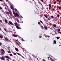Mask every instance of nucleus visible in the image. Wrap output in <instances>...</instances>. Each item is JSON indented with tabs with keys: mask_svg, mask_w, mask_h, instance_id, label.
Wrapping results in <instances>:
<instances>
[{
	"mask_svg": "<svg viewBox=\"0 0 61 61\" xmlns=\"http://www.w3.org/2000/svg\"><path fill=\"white\" fill-rule=\"evenodd\" d=\"M57 2H59L57 3V4L58 5L61 4V3H60L61 2V0H57Z\"/></svg>",
	"mask_w": 61,
	"mask_h": 61,
	"instance_id": "f257e3e1",
	"label": "nucleus"
},
{
	"mask_svg": "<svg viewBox=\"0 0 61 61\" xmlns=\"http://www.w3.org/2000/svg\"><path fill=\"white\" fill-rule=\"evenodd\" d=\"M16 26L17 28V29H21V28L20 27V26L17 25Z\"/></svg>",
	"mask_w": 61,
	"mask_h": 61,
	"instance_id": "f03ea898",
	"label": "nucleus"
},
{
	"mask_svg": "<svg viewBox=\"0 0 61 61\" xmlns=\"http://www.w3.org/2000/svg\"><path fill=\"white\" fill-rule=\"evenodd\" d=\"M4 57H5L2 56L0 58V59L2 60H5V58H4Z\"/></svg>",
	"mask_w": 61,
	"mask_h": 61,
	"instance_id": "7ed1b4c3",
	"label": "nucleus"
},
{
	"mask_svg": "<svg viewBox=\"0 0 61 61\" xmlns=\"http://www.w3.org/2000/svg\"><path fill=\"white\" fill-rule=\"evenodd\" d=\"M9 23L10 25H14V24H13L11 21H9Z\"/></svg>",
	"mask_w": 61,
	"mask_h": 61,
	"instance_id": "20e7f679",
	"label": "nucleus"
},
{
	"mask_svg": "<svg viewBox=\"0 0 61 61\" xmlns=\"http://www.w3.org/2000/svg\"><path fill=\"white\" fill-rule=\"evenodd\" d=\"M14 16H15V17H16V16H19V15L17 13H15V14L14 15Z\"/></svg>",
	"mask_w": 61,
	"mask_h": 61,
	"instance_id": "39448f33",
	"label": "nucleus"
},
{
	"mask_svg": "<svg viewBox=\"0 0 61 61\" xmlns=\"http://www.w3.org/2000/svg\"><path fill=\"white\" fill-rule=\"evenodd\" d=\"M4 53H5V52H2L1 53V55H4Z\"/></svg>",
	"mask_w": 61,
	"mask_h": 61,
	"instance_id": "423d86ee",
	"label": "nucleus"
},
{
	"mask_svg": "<svg viewBox=\"0 0 61 61\" xmlns=\"http://www.w3.org/2000/svg\"><path fill=\"white\" fill-rule=\"evenodd\" d=\"M5 57L7 58H9V56H5Z\"/></svg>",
	"mask_w": 61,
	"mask_h": 61,
	"instance_id": "0eeeda50",
	"label": "nucleus"
},
{
	"mask_svg": "<svg viewBox=\"0 0 61 61\" xmlns=\"http://www.w3.org/2000/svg\"><path fill=\"white\" fill-rule=\"evenodd\" d=\"M0 37L1 39H2L3 37V35H0Z\"/></svg>",
	"mask_w": 61,
	"mask_h": 61,
	"instance_id": "6e6552de",
	"label": "nucleus"
},
{
	"mask_svg": "<svg viewBox=\"0 0 61 61\" xmlns=\"http://www.w3.org/2000/svg\"><path fill=\"white\" fill-rule=\"evenodd\" d=\"M5 40H6V41H8V40H9L6 38H5Z\"/></svg>",
	"mask_w": 61,
	"mask_h": 61,
	"instance_id": "1a4fd4ad",
	"label": "nucleus"
},
{
	"mask_svg": "<svg viewBox=\"0 0 61 61\" xmlns=\"http://www.w3.org/2000/svg\"><path fill=\"white\" fill-rule=\"evenodd\" d=\"M1 51L2 52H5V51H4V50H3V49H1Z\"/></svg>",
	"mask_w": 61,
	"mask_h": 61,
	"instance_id": "9d476101",
	"label": "nucleus"
},
{
	"mask_svg": "<svg viewBox=\"0 0 61 61\" xmlns=\"http://www.w3.org/2000/svg\"><path fill=\"white\" fill-rule=\"evenodd\" d=\"M44 28L45 29H46V30H47V29L48 28L46 26L44 27Z\"/></svg>",
	"mask_w": 61,
	"mask_h": 61,
	"instance_id": "9b49d317",
	"label": "nucleus"
},
{
	"mask_svg": "<svg viewBox=\"0 0 61 61\" xmlns=\"http://www.w3.org/2000/svg\"><path fill=\"white\" fill-rule=\"evenodd\" d=\"M5 23H7V20H6V19H5Z\"/></svg>",
	"mask_w": 61,
	"mask_h": 61,
	"instance_id": "f8f14e48",
	"label": "nucleus"
},
{
	"mask_svg": "<svg viewBox=\"0 0 61 61\" xmlns=\"http://www.w3.org/2000/svg\"><path fill=\"white\" fill-rule=\"evenodd\" d=\"M13 36L14 37H17V36L16 35H15L13 34Z\"/></svg>",
	"mask_w": 61,
	"mask_h": 61,
	"instance_id": "ddd939ff",
	"label": "nucleus"
},
{
	"mask_svg": "<svg viewBox=\"0 0 61 61\" xmlns=\"http://www.w3.org/2000/svg\"><path fill=\"white\" fill-rule=\"evenodd\" d=\"M53 42H54V43L56 44V40H54L53 41Z\"/></svg>",
	"mask_w": 61,
	"mask_h": 61,
	"instance_id": "4468645a",
	"label": "nucleus"
},
{
	"mask_svg": "<svg viewBox=\"0 0 61 61\" xmlns=\"http://www.w3.org/2000/svg\"><path fill=\"white\" fill-rule=\"evenodd\" d=\"M53 26L54 27H56V25L55 24H54L53 25Z\"/></svg>",
	"mask_w": 61,
	"mask_h": 61,
	"instance_id": "2eb2a0df",
	"label": "nucleus"
},
{
	"mask_svg": "<svg viewBox=\"0 0 61 61\" xmlns=\"http://www.w3.org/2000/svg\"><path fill=\"white\" fill-rule=\"evenodd\" d=\"M6 14H7L8 15H9V12H6Z\"/></svg>",
	"mask_w": 61,
	"mask_h": 61,
	"instance_id": "dca6fc26",
	"label": "nucleus"
},
{
	"mask_svg": "<svg viewBox=\"0 0 61 61\" xmlns=\"http://www.w3.org/2000/svg\"><path fill=\"white\" fill-rule=\"evenodd\" d=\"M44 16L46 18H47V15H44Z\"/></svg>",
	"mask_w": 61,
	"mask_h": 61,
	"instance_id": "f3484780",
	"label": "nucleus"
},
{
	"mask_svg": "<svg viewBox=\"0 0 61 61\" xmlns=\"http://www.w3.org/2000/svg\"><path fill=\"white\" fill-rule=\"evenodd\" d=\"M58 8H59V10H61V7L60 6L59 7H58Z\"/></svg>",
	"mask_w": 61,
	"mask_h": 61,
	"instance_id": "a211bd4d",
	"label": "nucleus"
},
{
	"mask_svg": "<svg viewBox=\"0 0 61 61\" xmlns=\"http://www.w3.org/2000/svg\"><path fill=\"white\" fill-rule=\"evenodd\" d=\"M15 50L16 51H18V49L17 48H15Z\"/></svg>",
	"mask_w": 61,
	"mask_h": 61,
	"instance_id": "6ab92c4d",
	"label": "nucleus"
},
{
	"mask_svg": "<svg viewBox=\"0 0 61 61\" xmlns=\"http://www.w3.org/2000/svg\"><path fill=\"white\" fill-rule=\"evenodd\" d=\"M56 38H57V39H59L60 38V37H57Z\"/></svg>",
	"mask_w": 61,
	"mask_h": 61,
	"instance_id": "aec40b11",
	"label": "nucleus"
},
{
	"mask_svg": "<svg viewBox=\"0 0 61 61\" xmlns=\"http://www.w3.org/2000/svg\"><path fill=\"white\" fill-rule=\"evenodd\" d=\"M17 54H18V55H19V56H21V54H19V53H16Z\"/></svg>",
	"mask_w": 61,
	"mask_h": 61,
	"instance_id": "412c9836",
	"label": "nucleus"
},
{
	"mask_svg": "<svg viewBox=\"0 0 61 61\" xmlns=\"http://www.w3.org/2000/svg\"><path fill=\"white\" fill-rule=\"evenodd\" d=\"M51 6L52 5H51L50 4H49V7H51Z\"/></svg>",
	"mask_w": 61,
	"mask_h": 61,
	"instance_id": "4be33fe9",
	"label": "nucleus"
},
{
	"mask_svg": "<svg viewBox=\"0 0 61 61\" xmlns=\"http://www.w3.org/2000/svg\"><path fill=\"white\" fill-rule=\"evenodd\" d=\"M14 24L15 25H17V23H14Z\"/></svg>",
	"mask_w": 61,
	"mask_h": 61,
	"instance_id": "5701e85b",
	"label": "nucleus"
},
{
	"mask_svg": "<svg viewBox=\"0 0 61 61\" xmlns=\"http://www.w3.org/2000/svg\"><path fill=\"white\" fill-rule=\"evenodd\" d=\"M8 53H11V51H8Z\"/></svg>",
	"mask_w": 61,
	"mask_h": 61,
	"instance_id": "b1692460",
	"label": "nucleus"
},
{
	"mask_svg": "<svg viewBox=\"0 0 61 61\" xmlns=\"http://www.w3.org/2000/svg\"><path fill=\"white\" fill-rule=\"evenodd\" d=\"M42 36H39V37L40 38H41Z\"/></svg>",
	"mask_w": 61,
	"mask_h": 61,
	"instance_id": "393cba45",
	"label": "nucleus"
},
{
	"mask_svg": "<svg viewBox=\"0 0 61 61\" xmlns=\"http://www.w3.org/2000/svg\"><path fill=\"white\" fill-rule=\"evenodd\" d=\"M41 28H42V29H43V28H44V27H43V26H41Z\"/></svg>",
	"mask_w": 61,
	"mask_h": 61,
	"instance_id": "a878e982",
	"label": "nucleus"
},
{
	"mask_svg": "<svg viewBox=\"0 0 61 61\" xmlns=\"http://www.w3.org/2000/svg\"><path fill=\"white\" fill-rule=\"evenodd\" d=\"M60 16V15H57V17H58V18H59V17Z\"/></svg>",
	"mask_w": 61,
	"mask_h": 61,
	"instance_id": "bb28decb",
	"label": "nucleus"
},
{
	"mask_svg": "<svg viewBox=\"0 0 61 61\" xmlns=\"http://www.w3.org/2000/svg\"><path fill=\"white\" fill-rule=\"evenodd\" d=\"M15 11L16 12H17V9H15Z\"/></svg>",
	"mask_w": 61,
	"mask_h": 61,
	"instance_id": "cd10ccee",
	"label": "nucleus"
},
{
	"mask_svg": "<svg viewBox=\"0 0 61 61\" xmlns=\"http://www.w3.org/2000/svg\"><path fill=\"white\" fill-rule=\"evenodd\" d=\"M50 59L51 61H53V60L52 58H50Z\"/></svg>",
	"mask_w": 61,
	"mask_h": 61,
	"instance_id": "c85d7f7f",
	"label": "nucleus"
},
{
	"mask_svg": "<svg viewBox=\"0 0 61 61\" xmlns=\"http://www.w3.org/2000/svg\"><path fill=\"white\" fill-rule=\"evenodd\" d=\"M9 55H10V56H12V54H10Z\"/></svg>",
	"mask_w": 61,
	"mask_h": 61,
	"instance_id": "c756f323",
	"label": "nucleus"
},
{
	"mask_svg": "<svg viewBox=\"0 0 61 61\" xmlns=\"http://www.w3.org/2000/svg\"><path fill=\"white\" fill-rule=\"evenodd\" d=\"M40 22H41V23H42V24H43V22H42V21L40 20Z\"/></svg>",
	"mask_w": 61,
	"mask_h": 61,
	"instance_id": "7c9ffc66",
	"label": "nucleus"
},
{
	"mask_svg": "<svg viewBox=\"0 0 61 61\" xmlns=\"http://www.w3.org/2000/svg\"><path fill=\"white\" fill-rule=\"evenodd\" d=\"M58 32H59L60 31V29H59L58 30Z\"/></svg>",
	"mask_w": 61,
	"mask_h": 61,
	"instance_id": "2f4dec72",
	"label": "nucleus"
},
{
	"mask_svg": "<svg viewBox=\"0 0 61 61\" xmlns=\"http://www.w3.org/2000/svg\"><path fill=\"white\" fill-rule=\"evenodd\" d=\"M17 22H19V20H18V19L17 20Z\"/></svg>",
	"mask_w": 61,
	"mask_h": 61,
	"instance_id": "473e14b6",
	"label": "nucleus"
},
{
	"mask_svg": "<svg viewBox=\"0 0 61 61\" xmlns=\"http://www.w3.org/2000/svg\"><path fill=\"white\" fill-rule=\"evenodd\" d=\"M21 39L22 41H24V40H23V38H21Z\"/></svg>",
	"mask_w": 61,
	"mask_h": 61,
	"instance_id": "72a5a7b5",
	"label": "nucleus"
},
{
	"mask_svg": "<svg viewBox=\"0 0 61 61\" xmlns=\"http://www.w3.org/2000/svg\"><path fill=\"white\" fill-rule=\"evenodd\" d=\"M58 33H59L60 34H61V32L60 31H58Z\"/></svg>",
	"mask_w": 61,
	"mask_h": 61,
	"instance_id": "f704fd0d",
	"label": "nucleus"
},
{
	"mask_svg": "<svg viewBox=\"0 0 61 61\" xmlns=\"http://www.w3.org/2000/svg\"><path fill=\"white\" fill-rule=\"evenodd\" d=\"M14 55H16V53H14L13 54Z\"/></svg>",
	"mask_w": 61,
	"mask_h": 61,
	"instance_id": "c9c22d12",
	"label": "nucleus"
},
{
	"mask_svg": "<svg viewBox=\"0 0 61 61\" xmlns=\"http://www.w3.org/2000/svg\"><path fill=\"white\" fill-rule=\"evenodd\" d=\"M15 12H13V14H14V15L15 14Z\"/></svg>",
	"mask_w": 61,
	"mask_h": 61,
	"instance_id": "e433bc0d",
	"label": "nucleus"
},
{
	"mask_svg": "<svg viewBox=\"0 0 61 61\" xmlns=\"http://www.w3.org/2000/svg\"><path fill=\"white\" fill-rule=\"evenodd\" d=\"M51 17L52 18H53V19L54 18V17H53V16H51Z\"/></svg>",
	"mask_w": 61,
	"mask_h": 61,
	"instance_id": "4c0bfd02",
	"label": "nucleus"
},
{
	"mask_svg": "<svg viewBox=\"0 0 61 61\" xmlns=\"http://www.w3.org/2000/svg\"><path fill=\"white\" fill-rule=\"evenodd\" d=\"M4 30H5V31H6V29H5L4 28Z\"/></svg>",
	"mask_w": 61,
	"mask_h": 61,
	"instance_id": "58836bf2",
	"label": "nucleus"
},
{
	"mask_svg": "<svg viewBox=\"0 0 61 61\" xmlns=\"http://www.w3.org/2000/svg\"><path fill=\"white\" fill-rule=\"evenodd\" d=\"M0 23H2V20H0Z\"/></svg>",
	"mask_w": 61,
	"mask_h": 61,
	"instance_id": "ea45409f",
	"label": "nucleus"
},
{
	"mask_svg": "<svg viewBox=\"0 0 61 61\" xmlns=\"http://www.w3.org/2000/svg\"><path fill=\"white\" fill-rule=\"evenodd\" d=\"M38 24L39 25L40 24V22H38Z\"/></svg>",
	"mask_w": 61,
	"mask_h": 61,
	"instance_id": "a19ab883",
	"label": "nucleus"
},
{
	"mask_svg": "<svg viewBox=\"0 0 61 61\" xmlns=\"http://www.w3.org/2000/svg\"><path fill=\"white\" fill-rule=\"evenodd\" d=\"M56 4V2L55 1V2H54V4Z\"/></svg>",
	"mask_w": 61,
	"mask_h": 61,
	"instance_id": "79ce46f5",
	"label": "nucleus"
},
{
	"mask_svg": "<svg viewBox=\"0 0 61 61\" xmlns=\"http://www.w3.org/2000/svg\"><path fill=\"white\" fill-rule=\"evenodd\" d=\"M41 1L42 2H43V0H41Z\"/></svg>",
	"mask_w": 61,
	"mask_h": 61,
	"instance_id": "37998d69",
	"label": "nucleus"
},
{
	"mask_svg": "<svg viewBox=\"0 0 61 61\" xmlns=\"http://www.w3.org/2000/svg\"><path fill=\"white\" fill-rule=\"evenodd\" d=\"M6 60H7V61H9V60L8 59H7Z\"/></svg>",
	"mask_w": 61,
	"mask_h": 61,
	"instance_id": "c03bdc74",
	"label": "nucleus"
},
{
	"mask_svg": "<svg viewBox=\"0 0 61 61\" xmlns=\"http://www.w3.org/2000/svg\"><path fill=\"white\" fill-rule=\"evenodd\" d=\"M16 44H17V45H19V44H18V43L17 42L16 43Z\"/></svg>",
	"mask_w": 61,
	"mask_h": 61,
	"instance_id": "a18cd8bd",
	"label": "nucleus"
},
{
	"mask_svg": "<svg viewBox=\"0 0 61 61\" xmlns=\"http://www.w3.org/2000/svg\"><path fill=\"white\" fill-rule=\"evenodd\" d=\"M47 37H50V36H47Z\"/></svg>",
	"mask_w": 61,
	"mask_h": 61,
	"instance_id": "49530a36",
	"label": "nucleus"
},
{
	"mask_svg": "<svg viewBox=\"0 0 61 61\" xmlns=\"http://www.w3.org/2000/svg\"><path fill=\"white\" fill-rule=\"evenodd\" d=\"M0 1H1V2H3V0H0Z\"/></svg>",
	"mask_w": 61,
	"mask_h": 61,
	"instance_id": "de8ad7c7",
	"label": "nucleus"
},
{
	"mask_svg": "<svg viewBox=\"0 0 61 61\" xmlns=\"http://www.w3.org/2000/svg\"><path fill=\"white\" fill-rule=\"evenodd\" d=\"M5 0L7 2H8V0Z\"/></svg>",
	"mask_w": 61,
	"mask_h": 61,
	"instance_id": "09e8293b",
	"label": "nucleus"
},
{
	"mask_svg": "<svg viewBox=\"0 0 61 61\" xmlns=\"http://www.w3.org/2000/svg\"><path fill=\"white\" fill-rule=\"evenodd\" d=\"M43 61H46V60H45L44 59H43Z\"/></svg>",
	"mask_w": 61,
	"mask_h": 61,
	"instance_id": "8fccbe9b",
	"label": "nucleus"
},
{
	"mask_svg": "<svg viewBox=\"0 0 61 61\" xmlns=\"http://www.w3.org/2000/svg\"><path fill=\"white\" fill-rule=\"evenodd\" d=\"M49 9H51V7H49Z\"/></svg>",
	"mask_w": 61,
	"mask_h": 61,
	"instance_id": "3c124183",
	"label": "nucleus"
},
{
	"mask_svg": "<svg viewBox=\"0 0 61 61\" xmlns=\"http://www.w3.org/2000/svg\"><path fill=\"white\" fill-rule=\"evenodd\" d=\"M0 9H2V7H0Z\"/></svg>",
	"mask_w": 61,
	"mask_h": 61,
	"instance_id": "603ef678",
	"label": "nucleus"
},
{
	"mask_svg": "<svg viewBox=\"0 0 61 61\" xmlns=\"http://www.w3.org/2000/svg\"><path fill=\"white\" fill-rule=\"evenodd\" d=\"M8 25H10V26H11V25H10V23H8Z\"/></svg>",
	"mask_w": 61,
	"mask_h": 61,
	"instance_id": "864d4df0",
	"label": "nucleus"
},
{
	"mask_svg": "<svg viewBox=\"0 0 61 61\" xmlns=\"http://www.w3.org/2000/svg\"><path fill=\"white\" fill-rule=\"evenodd\" d=\"M54 10H55L54 9H52V10H53V11H54Z\"/></svg>",
	"mask_w": 61,
	"mask_h": 61,
	"instance_id": "5fc2aeb1",
	"label": "nucleus"
},
{
	"mask_svg": "<svg viewBox=\"0 0 61 61\" xmlns=\"http://www.w3.org/2000/svg\"><path fill=\"white\" fill-rule=\"evenodd\" d=\"M20 17H21L22 18H23V17H22V16H21V15H20Z\"/></svg>",
	"mask_w": 61,
	"mask_h": 61,
	"instance_id": "6e6d98bb",
	"label": "nucleus"
},
{
	"mask_svg": "<svg viewBox=\"0 0 61 61\" xmlns=\"http://www.w3.org/2000/svg\"><path fill=\"white\" fill-rule=\"evenodd\" d=\"M0 45H2V43L1 42H0Z\"/></svg>",
	"mask_w": 61,
	"mask_h": 61,
	"instance_id": "4d7b16f0",
	"label": "nucleus"
},
{
	"mask_svg": "<svg viewBox=\"0 0 61 61\" xmlns=\"http://www.w3.org/2000/svg\"><path fill=\"white\" fill-rule=\"evenodd\" d=\"M48 20H50V19H49V18H48Z\"/></svg>",
	"mask_w": 61,
	"mask_h": 61,
	"instance_id": "13d9d810",
	"label": "nucleus"
},
{
	"mask_svg": "<svg viewBox=\"0 0 61 61\" xmlns=\"http://www.w3.org/2000/svg\"><path fill=\"white\" fill-rule=\"evenodd\" d=\"M1 29V28H0V31Z\"/></svg>",
	"mask_w": 61,
	"mask_h": 61,
	"instance_id": "bf43d9fd",
	"label": "nucleus"
},
{
	"mask_svg": "<svg viewBox=\"0 0 61 61\" xmlns=\"http://www.w3.org/2000/svg\"><path fill=\"white\" fill-rule=\"evenodd\" d=\"M11 8H13V7H11Z\"/></svg>",
	"mask_w": 61,
	"mask_h": 61,
	"instance_id": "052dcab7",
	"label": "nucleus"
},
{
	"mask_svg": "<svg viewBox=\"0 0 61 61\" xmlns=\"http://www.w3.org/2000/svg\"><path fill=\"white\" fill-rule=\"evenodd\" d=\"M48 59H49V57H48Z\"/></svg>",
	"mask_w": 61,
	"mask_h": 61,
	"instance_id": "680f3d73",
	"label": "nucleus"
},
{
	"mask_svg": "<svg viewBox=\"0 0 61 61\" xmlns=\"http://www.w3.org/2000/svg\"><path fill=\"white\" fill-rule=\"evenodd\" d=\"M22 23H23V22L22 21Z\"/></svg>",
	"mask_w": 61,
	"mask_h": 61,
	"instance_id": "e2e57ef3",
	"label": "nucleus"
},
{
	"mask_svg": "<svg viewBox=\"0 0 61 61\" xmlns=\"http://www.w3.org/2000/svg\"><path fill=\"white\" fill-rule=\"evenodd\" d=\"M16 40V41H17L18 40Z\"/></svg>",
	"mask_w": 61,
	"mask_h": 61,
	"instance_id": "0e129e2a",
	"label": "nucleus"
},
{
	"mask_svg": "<svg viewBox=\"0 0 61 61\" xmlns=\"http://www.w3.org/2000/svg\"><path fill=\"white\" fill-rule=\"evenodd\" d=\"M9 12H10V11L8 10Z\"/></svg>",
	"mask_w": 61,
	"mask_h": 61,
	"instance_id": "69168bd1",
	"label": "nucleus"
},
{
	"mask_svg": "<svg viewBox=\"0 0 61 61\" xmlns=\"http://www.w3.org/2000/svg\"><path fill=\"white\" fill-rule=\"evenodd\" d=\"M19 22V23H21V22Z\"/></svg>",
	"mask_w": 61,
	"mask_h": 61,
	"instance_id": "338daca9",
	"label": "nucleus"
},
{
	"mask_svg": "<svg viewBox=\"0 0 61 61\" xmlns=\"http://www.w3.org/2000/svg\"><path fill=\"white\" fill-rule=\"evenodd\" d=\"M19 43L20 44H21V43L20 42H19Z\"/></svg>",
	"mask_w": 61,
	"mask_h": 61,
	"instance_id": "774afa93",
	"label": "nucleus"
}]
</instances>
